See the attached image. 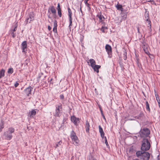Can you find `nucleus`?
Here are the masks:
<instances>
[{
  "label": "nucleus",
  "instance_id": "1",
  "mask_svg": "<svg viewBox=\"0 0 160 160\" xmlns=\"http://www.w3.org/2000/svg\"><path fill=\"white\" fill-rule=\"evenodd\" d=\"M151 147L150 142L148 138H144L142 141L141 150L143 151L148 150Z\"/></svg>",
  "mask_w": 160,
  "mask_h": 160
},
{
  "label": "nucleus",
  "instance_id": "2",
  "mask_svg": "<svg viewBox=\"0 0 160 160\" xmlns=\"http://www.w3.org/2000/svg\"><path fill=\"white\" fill-rule=\"evenodd\" d=\"M149 129L146 128L141 129L139 132V134L141 138L147 137L150 134Z\"/></svg>",
  "mask_w": 160,
  "mask_h": 160
},
{
  "label": "nucleus",
  "instance_id": "3",
  "mask_svg": "<svg viewBox=\"0 0 160 160\" xmlns=\"http://www.w3.org/2000/svg\"><path fill=\"white\" fill-rule=\"evenodd\" d=\"M34 13L33 12H30L28 15V17L26 18L25 20L26 24L28 23H30L32 21H33L34 20Z\"/></svg>",
  "mask_w": 160,
  "mask_h": 160
},
{
  "label": "nucleus",
  "instance_id": "4",
  "mask_svg": "<svg viewBox=\"0 0 160 160\" xmlns=\"http://www.w3.org/2000/svg\"><path fill=\"white\" fill-rule=\"evenodd\" d=\"M62 106L61 104L56 106L55 112L54 116L55 117H59L61 115V112L62 110Z\"/></svg>",
  "mask_w": 160,
  "mask_h": 160
},
{
  "label": "nucleus",
  "instance_id": "5",
  "mask_svg": "<svg viewBox=\"0 0 160 160\" xmlns=\"http://www.w3.org/2000/svg\"><path fill=\"white\" fill-rule=\"evenodd\" d=\"M70 138L72 139V141H74L76 143V145H77L78 143V138L76 136V133L74 131H72L71 133Z\"/></svg>",
  "mask_w": 160,
  "mask_h": 160
},
{
  "label": "nucleus",
  "instance_id": "6",
  "mask_svg": "<svg viewBox=\"0 0 160 160\" xmlns=\"http://www.w3.org/2000/svg\"><path fill=\"white\" fill-rule=\"evenodd\" d=\"M150 157V153L148 152L144 151L143 152L142 156L141 157L140 159L142 160H148L149 159Z\"/></svg>",
  "mask_w": 160,
  "mask_h": 160
},
{
  "label": "nucleus",
  "instance_id": "7",
  "mask_svg": "<svg viewBox=\"0 0 160 160\" xmlns=\"http://www.w3.org/2000/svg\"><path fill=\"white\" fill-rule=\"evenodd\" d=\"M105 49L107 52L108 54L109 58H111L112 57V48L109 44H106L105 46Z\"/></svg>",
  "mask_w": 160,
  "mask_h": 160
},
{
  "label": "nucleus",
  "instance_id": "8",
  "mask_svg": "<svg viewBox=\"0 0 160 160\" xmlns=\"http://www.w3.org/2000/svg\"><path fill=\"white\" fill-rule=\"evenodd\" d=\"M68 16H69V28H71V27L72 25V13L71 10L70 8L69 7H68Z\"/></svg>",
  "mask_w": 160,
  "mask_h": 160
},
{
  "label": "nucleus",
  "instance_id": "9",
  "mask_svg": "<svg viewBox=\"0 0 160 160\" xmlns=\"http://www.w3.org/2000/svg\"><path fill=\"white\" fill-rule=\"evenodd\" d=\"M33 89V88L30 86L26 88L24 90V92H25V93L27 95V96H28L30 94H31V92Z\"/></svg>",
  "mask_w": 160,
  "mask_h": 160
},
{
  "label": "nucleus",
  "instance_id": "10",
  "mask_svg": "<svg viewBox=\"0 0 160 160\" xmlns=\"http://www.w3.org/2000/svg\"><path fill=\"white\" fill-rule=\"evenodd\" d=\"M27 44L26 41H24L22 43L21 47L22 52H26L27 50H25V49L27 48Z\"/></svg>",
  "mask_w": 160,
  "mask_h": 160
},
{
  "label": "nucleus",
  "instance_id": "11",
  "mask_svg": "<svg viewBox=\"0 0 160 160\" xmlns=\"http://www.w3.org/2000/svg\"><path fill=\"white\" fill-rule=\"evenodd\" d=\"M142 48H143V49L145 53L149 55V57H150V55H151V54L150 53L149 51L148 50V45L146 43V44L142 45Z\"/></svg>",
  "mask_w": 160,
  "mask_h": 160
},
{
  "label": "nucleus",
  "instance_id": "12",
  "mask_svg": "<svg viewBox=\"0 0 160 160\" xmlns=\"http://www.w3.org/2000/svg\"><path fill=\"white\" fill-rule=\"evenodd\" d=\"M71 120L75 125H77L79 122V119L76 118L74 116L71 117Z\"/></svg>",
  "mask_w": 160,
  "mask_h": 160
},
{
  "label": "nucleus",
  "instance_id": "13",
  "mask_svg": "<svg viewBox=\"0 0 160 160\" xmlns=\"http://www.w3.org/2000/svg\"><path fill=\"white\" fill-rule=\"evenodd\" d=\"M144 116V114L143 113L141 112H140L138 115L135 116V118L138 119L142 120L143 119Z\"/></svg>",
  "mask_w": 160,
  "mask_h": 160
},
{
  "label": "nucleus",
  "instance_id": "14",
  "mask_svg": "<svg viewBox=\"0 0 160 160\" xmlns=\"http://www.w3.org/2000/svg\"><path fill=\"white\" fill-rule=\"evenodd\" d=\"M85 127L86 132L87 133H88L89 132V131L90 129L89 128L90 127V126L89 122H88L87 120L86 121V123L85 125Z\"/></svg>",
  "mask_w": 160,
  "mask_h": 160
},
{
  "label": "nucleus",
  "instance_id": "15",
  "mask_svg": "<svg viewBox=\"0 0 160 160\" xmlns=\"http://www.w3.org/2000/svg\"><path fill=\"white\" fill-rule=\"evenodd\" d=\"M58 10V14L59 16L60 17H61L62 16V12H61V9L60 8V4L59 3L58 4V6L57 8Z\"/></svg>",
  "mask_w": 160,
  "mask_h": 160
},
{
  "label": "nucleus",
  "instance_id": "16",
  "mask_svg": "<svg viewBox=\"0 0 160 160\" xmlns=\"http://www.w3.org/2000/svg\"><path fill=\"white\" fill-rule=\"evenodd\" d=\"M98 127L99 129V132L100 133L101 136V138L103 139L104 138L105 134L104 133L103 131L102 128L100 125Z\"/></svg>",
  "mask_w": 160,
  "mask_h": 160
},
{
  "label": "nucleus",
  "instance_id": "17",
  "mask_svg": "<svg viewBox=\"0 0 160 160\" xmlns=\"http://www.w3.org/2000/svg\"><path fill=\"white\" fill-rule=\"evenodd\" d=\"M53 28V32L55 33H57V27L58 26L57 22L56 20H55L54 21Z\"/></svg>",
  "mask_w": 160,
  "mask_h": 160
},
{
  "label": "nucleus",
  "instance_id": "18",
  "mask_svg": "<svg viewBox=\"0 0 160 160\" xmlns=\"http://www.w3.org/2000/svg\"><path fill=\"white\" fill-rule=\"evenodd\" d=\"M97 16L99 18V21L100 22H101L102 23H104V21L105 18L103 15H101V14H100V15L98 14L97 15Z\"/></svg>",
  "mask_w": 160,
  "mask_h": 160
},
{
  "label": "nucleus",
  "instance_id": "19",
  "mask_svg": "<svg viewBox=\"0 0 160 160\" xmlns=\"http://www.w3.org/2000/svg\"><path fill=\"white\" fill-rule=\"evenodd\" d=\"M50 10L51 12L53 14H56V10L55 9L54 6H52L50 8H49L48 10V12H49V10Z\"/></svg>",
  "mask_w": 160,
  "mask_h": 160
},
{
  "label": "nucleus",
  "instance_id": "20",
  "mask_svg": "<svg viewBox=\"0 0 160 160\" xmlns=\"http://www.w3.org/2000/svg\"><path fill=\"white\" fill-rule=\"evenodd\" d=\"M101 68L100 65H94L93 68H92L96 72H97L98 73L99 72V69Z\"/></svg>",
  "mask_w": 160,
  "mask_h": 160
},
{
  "label": "nucleus",
  "instance_id": "21",
  "mask_svg": "<svg viewBox=\"0 0 160 160\" xmlns=\"http://www.w3.org/2000/svg\"><path fill=\"white\" fill-rule=\"evenodd\" d=\"M89 62L90 63V66L92 68H93L94 65H95V61L93 59H90L89 60Z\"/></svg>",
  "mask_w": 160,
  "mask_h": 160
},
{
  "label": "nucleus",
  "instance_id": "22",
  "mask_svg": "<svg viewBox=\"0 0 160 160\" xmlns=\"http://www.w3.org/2000/svg\"><path fill=\"white\" fill-rule=\"evenodd\" d=\"M143 152L142 151H137L136 153V156L139 158L141 159V158L142 157L143 153Z\"/></svg>",
  "mask_w": 160,
  "mask_h": 160
},
{
  "label": "nucleus",
  "instance_id": "23",
  "mask_svg": "<svg viewBox=\"0 0 160 160\" xmlns=\"http://www.w3.org/2000/svg\"><path fill=\"white\" fill-rule=\"evenodd\" d=\"M116 6L118 10H120L122 12L123 11V8H122L121 5L117 4Z\"/></svg>",
  "mask_w": 160,
  "mask_h": 160
},
{
  "label": "nucleus",
  "instance_id": "24",
  "mask_svg": "<svg viewBox=\"0 0 160 160\" xmlns=\"http://www.w3.org/2000/svg\"><path fill=\"white\" fill-rule=\"evenodd\" d=\"M36 111L34 110H32L29 113L31 117H33L36 115Z\"/></svg>",
  "mask_w": 160,
  "mask_h": 160
},
{
  "label": "nucleus",
  "instance_id": "25",
  "mask_svg": "<svg viewBox=\"0 0 160 160\" xmlns=\"http://www.w3.org/2000/svg\"><path fill=\"white\" fill-rule=\"evenodd\" d=\"M18 25L17 23H15L12 25V28H13V29L12 30V31L14 32L16 31L17 29Z\"/></svg>",
  "mask_w": 160,
  "mask_h": 160
},
{
  "label": "nucleus",
  "instance_id": "26",
  "mask_svg": "<svg viewBox=\"0 0 160 160\" xmlns=\"http://www.w3.org/2000/svg\"><path fill=\"white\" fill-rule=\"evenodd\" d=\"M144 17L146 19V20H148V19H149V14L148 12L146 11L144 14Z\"/></svg>",
  "mask_w": 160,
  "mask_h": 160
},
{
  "label": "nucleus",
  "instance_id": "27",
  "mask_svg": "<svg viewBox=\"0 0 160 160\" xmlns=\"http://www.w3.org/2000/svg\"><path fill=\"white\" fill-rule=\"evenodd\" d=\"M146 109L149 112H150V110L149 108V104L147 101L146 102Z\"/></svg>",
  "mask_w": 160,
  "mask_h": 160
},
{
  "label": "nucleus",
  "instance_id": "28",
  "mask_svg": "<svg viewBox=\"0 0 160 160\" xmlns=\"http://www.w3.org/2000/svg\"><path fill=\"white\" fill-rule=\"evenodd\" d=\"M5 70L2 69L1 71H0V78L3 77L4 75Z\"/></svg>",
  "mask_w": 160,
  "mask_h": 160
},
{
  "label": "nucleus",
  "instance_id": "29",
  "mask_svg": "<svg viewBox=\"0 0 160 160\" xmlns=\"http://www.w3.org/2000/svg\"><path fill=\"white\" fill-rule=\"evenodd\" d=\"M123 59L125 60H126L127 58V52L126 50H124L123 51Z\"/></svg>",
  "mask_w": 160,
  "mask_h": 160
},
{
  "label": "nucleus",
  "instance_id": "30",
  "mask_svg": "<svg viewBox=\"0 0 160 160\" xmlns=\"http://www.w3.org/2000/svg\"><path fill=\"white\" fill-rule=\"evenodd\" d=\"M86 3H85L86 6L88 8V10L89 11H90L91 10V8L90 7V4H89L88 2H86Z\"/></svg>",
  "mask_w": 160,
  "mask_h": 160
},
{
  "label": "nucleus",
  "instance_id": "31",
  "mask_svg": "<svg viewBox=\"0 0 160 160\" xmlns=\"http://www.w3.org/2000/svg\"><path fill=\"white\" fill-rule=\"evenodd\" d=\"M108 28L107 27H105L104 26H102L101 28L100 29V30L102 31L103 32H105V29H108Z\"/></svg>",
  "mask_w": 160,
  "mask_h": 160
},
{
  "label": "nucleus",
  "instance_id": "32",
  "mask_svg": "<svg viewBox=\"0 0 160 160\" xmlns=\"http://www.w3.org/2000/svg\"><path fill=\"white\" fill-rule=\"evenodd\" d=\"M146 22H147L148 23V27H151V21L149 19H148V20H146Z\"/></svg>",
  "mask_w": 160,
  "mask_h": 160
},
{
  "label": "nucleus",
  "instance_id": "33",
  "mask_svg": "<svg viewBox=\"0 0 160 160\" xmlns=\"http://www.w3.org/2000/svg\"><path fill=\"white\" fill-rule=\"evenodd\" d=\"M104 138L105 142V143L106 144V146L107 147L109 146V145H108V142L107 141V139L106 137L104 136Z\"/></svg>",
  "mask_w": 160,
  "mask_h": 160
},
{
  "label": "nucleus",
  "instance_id": "34",
  "mask_svg": "<svg viewBox=\"0 0 160 160\" xmlns=\"http://www.w3.org/2000/svg\"><path fill=\"white\" fill-rule=\"evenodd\" d=\"M62 143V142L61 141H60L58 142L56 144V148L57 147H58Z\"/></svg>",
  "mask_w": 160,
  "mask_h": 160
},
{
  "label": "nucleus",
  "instance_id": "35",
  "mask_svg": "<svg viewBox=\"0 0 160 160\" xmlns=\"http://www.w3.org/2000/svg\"><path fill=\"white\" fill-rule=\"evenodd\" d=\"M133 151H134V150H133V148L132 147L130 148L129 150V152H133Z\"/></svg>",
  "mask_w": 160,
  "mask_h": 160
},
{
  "label": "nucleus",
  "instance_id": "36",
  "mask_svg": "<svg viewBox=\"0 0 160 160\" xmlns=\"http://www.w3.org/2000/svg\"><path fill=\"white\" fill-rule=\"evenodd\" d=\"M141 43H142V45L146 44V43L145 42V39H142L141 41Z\"/></svg>",
  "mask_w": 160,
  "mask_h": 160
},
{
  "label": "nucleus",
  "instance_id": "37",
  "mask_svg": "<svg viewBox=\"0 0 160 160\" xmlns=\"http://www.w3.org/2000/svg\"><path fill=\"white\" fill-rule=\"evenodd\" d=\"M3 122H2L1 125V128H0V132L1 131V129L2 128H3L4 127V126H3Z\"/></svg>",
  "mask_w": 160,
  "mask_h": 160
},
{
  "label": "nucleus",
  "instance_id": "38",
  "mask_svg": "<svg viewBox=\"0 0 160 160\" xmlns=\"http://www.w3.org/2000/svg\"><path fill=\"white\" fill-rule=\"evenodd\" d=\"M19 85V83L18 82H16L14 84L15 87H17Z\"/></svg>",
  "mask_w": 160,
  "mask_h": 160
},
{
  "label": "nucleus",
  "instance_id": "39",
  "mask_svg": "<svg viewBox=\"0 0 160 160\" xmlns=\"http://www.w3.org/2000/svg\"><path fill=\"white\" fill-rule=\"evenodd\" d=\"M154 92H155V95L156 96V99L158 98V96L157 95V93L156 90H154Z\"/></svg>",
  "mask_w": 160,
  "mask_h": 160
},
{
  "label": "nucleus",
  "instance_id": "40",
  "mask_svg": "<svg viewBox=\"0 0 160 160\" xmlns=\"http://www.w3.org/2000/svg\"><path fill=\"white\" fill-rule=\"evenodd\" d=\"M60 98L61 99H63L64 98V96L63 94H61L60 95Z\"/></svg>",
  "mask_w": 160,
  "mask_h": 160
},
{
  "label": "nucleus",
  "instance_id": "41",
  "mask_svg": "<svg viewBox=\"0 0 160 160\" xmlns=\"http://www.w3.org/2000/svg\"><path fill=\"white\" fill-rule=\"evenodd\" d=\"M14 129L13 128H11V133H12L14 132Z\"/></svg>",
  "mask_w": 160,
  "mask_h": 160
},
{
  "label": "nucleus",
  "instance_id": "42",
  "mask_svg": "<svg viewBox=\"0 0 160 160\" xmlns=\"http://www.w3.org/2000/svg\"><path fill=\"white\" fill-rule=\"evenodd\" d=\"M137 28L138 33V34H140L141 33H140V32L139 28L138 27H137Z\"/></svg>",
  "mask_w": 160,
  "mask_h": 160
},
{
  "label": "nucleus",
  "instance_id": "43",
  "mask_svg": "<svg viewBox=\"0 0 160 160\" xmlns=\"http://www.w3.org/2000/svg\"><path fill=\"white\" fill-rule=\"evenodd\" d=\"M80 11L82 13V9H81V8H82V7H81V6H82V2H80Z\"/></svg>",
  "mask_w": 160,
  "mask_h": 160
},
{
  "label": "nucleus",
  "instance_id": "44",
  "mask_svg": "<svg viewBox=\"0 0 160 160\" xmlns=\"http://www.w3.org/2000/svg\"><path fill=\"white\" fill-rule=\"evenodd\" d=\"M48 29L49 31H50L51 30L52 28L50 26H48Z\"/></svg>",
  "mask_w": 160,
  "mask_h": 160
},
{
  "label": "nucleus",
  "instance_id": "45",
  "mask_svg": "<svg viewBox=\"0 0 160 160\" xmlns=\"http://www.w3.org/2000/svg\"><path fill=\"white\" fill-rule=\"evenodd\" d=\"M146 1L148 2H153V1L151 0H146Z\"/></svg>",
  "mask_w": 160,
  "mask_h": 160
},
{
  "label": "nucleus",
  "instance_id": "46",
  "mask_svg": "<svg viewBox=\"0 0 160 160\" xmlns=\"http://www.w3.org/2000/svg\"><path fill=\"white\" fill-rule=\"evenodd\" d=\"M100 110L101 112V114H102V116L104 114H103V112H102V109L101 108H100Z\"/></svg>",
  "mask_w": 160,
  "mask_h": 160
},
{
  "label": "nucleus",
  "instance_id": "47",
  "mask_svg": "<svg viewBox=\"0 0 160 160\" xmlns=\"http://www.w3.org/2000/svg\"><path fill=\"white\" fill-rule=\"evenodd\" d=\"M156 100L159 104V102L160 103V100L158 98H157Z\"/></svg>",
  "mask_w": 160,
  "mask_h": 160
},
{
  "label": "nucleus",
  "instance_id": "48",
  "mask_svg": "<svg viewBox=\"0 0 160 160\" xmlns=\"http://www.w3.org/2000/svg\"><path fill=\"white\" fill-rule=\"evenodd\" d=\"M11 74L13 72V69L12 68H11Z\"/></svg>",
  "mask_w": 160,
  "mask_h": 160
},
{
  "label": "nucleus",
  "instance_id": "49",
  "mask_svg": "<svg viewBox=\"0 0 160 160\" xmlns=\"http://www.w3.org/2000/svg\"><path fill=\"white\" fill-rule=\"evenodd\" d=\"M94 91H95V93L98 95V92H97V89L96 88H95V90H94Z\"/></svg>",
  "mask_w": 160,
  "mask_h": 160
},
{
  "label": "nucleus",
  "instance_id": "50",
  "mask_svg": "<svg viewBox=\"0 0 160 160\" xmlns=\"http://www.w3.org/2000/svg\"><path fill=\"white\" fill-rule=\"evenodd\" d=\"M149 27V28L148 29L149 31L150 32H151V31H152L151 27Z\"/></svg>",
  "mask_w": 160,
  "mask_h": 160
},
{
  "label": "nucleus",
  "instance_id": "51",
  "mask_svg": "<svg viewBox=\"0 0 160 160\" xmlns=\"http://www.w3.org/2000/svg\"><path fill=\"white\" fill-rule=\"evenodd\" d=\"M157 158L158 160H160V157L159 155L158 156Z\"/></svg>",
  "mask_w": 160,
  "mask_h": 160
},
{
  "label": "nucleus",
  "instance_id": "52",
  "mask_svg": "<svg viewBox=\"0 0 160 160\" xmlns=\"http://www.w3.org/2000/svg\"><path fill=\"white\" fill-rule=\"evenodd\" d=\"M52 78H51L48 81V82H50V83H51V81H52Z\"/></svg>",
  "mask_w": 160,
  "mask_h": 160
},
{
  "label": "nucleus",
  "instance_id": "53",
  "mask_svg": "<svg viewBox=\"0 0 160 160\" xmlns=\"http://www.w3.org/2000/svg\"><path fill=\"white\" fill-rule=\"evenodd\" d=\"M12 37H13V38L14 37H15V35H14V33H13V32H12Z\"/></svg>",
  "mask_w": 160,
  "mask_h": 160
},
{
  "label": "nucleus",
  "instance_id": "54",
  "mask_svg": "<svg viewBox=\"0 0 160 160\" xmlns=\"http://www.w3.org/2000/svg\"><path fill=\"white\" fill-rule=\"evenodd\" d=\"M8 73H10V68H9L8 69Z\"/></svg>",
  "mask_w": 160,
  "mask_h": 160
},
{
  "label": "nucleus",
  "instance_id": "55",
  "mask_svg": "<svg viewBox=\"0 0 160 160\" xmlns=\"http://www.w3.org/2000/svg\"><path fill=\"white\" fill-rule=\"evenodd\" d=\"M41 77V76L40 75H39V76H38V79H39Z\"/></svg>",
  "mask_w": 160,
  "mask_h": 160
},
{
  "label": "nucleus",
  "instance_id": "56",
  "mask_svg": "<svg viewBox=\"0 0 160 160\" xmlns=\"http://www.w3.org/2000/svg\"><path fill=\"white\" fill-rule=\"evenodd\" d=\"M48 17L49 18H51V17H50V15H49L48 16Z\"/></svg>",
  "mask_w": 160,
  "mask_h": 160
},
{
  "label": "nucleus",
  "instance_id": "57",
  "mask_svg": "<svg viewBox=\"0 0 160 160\" xmlns=\"http://www.w3.org/2000/svg\"><path fill=\"white\" fill-rule=\"evenodd\" d=\"M102 116V117H103V118H104V119H105V116H104V115H103Z\"/></svg>",
  "mask_w": 160,
  "mask_h": 160
},
{
  "label": "nucleus",
  "instance_id": "58",
  "mask_svg": "<svg viewBox=\"0 0 160 160\" xmlns=\"http://www.w3.org/2000/svg\"><path fill=\"white\" fill-rule=\"evenodd\" d=\"M131 120H134V119H131Z\"/></svg>",
  "mask_w": 160,
  "mask_h": 160
},
{
  "label": "nucleus",
  "instance_id": "59",
  "mask_svg": "<svg viewBox=\"0 0 160 160\" xmlns=\"http://www.w3.org/2000/svg\"><path fill=\"white\" fill-rule=\"evenodd\" d=\"M87 62L88 63H89V62L87 61Z\"/></svg>",
  "mask_w": 160,
  "mask_h": 160
},
{
  "label": "nucleus",
  "instance_id": "60",
  "mask_svg": "<svg viewBox=\"0 0 160 160\" xmlns=\"http://www.w3.org/2000/svg\"><path fill=\"white\" fill-rule=\"evenodd\" d=\"M8 138H10V137H9V136H8Z\"/></svg>",
  "mask_w": 160,
  "mask_h": 160
},
{
  "label": "nucleus",
  "instance_id": "61",
  "mask_svg": "<svg viewBox=\"0 0 160 160\" xmlns=\"http://www.w3.org/2000/svg\"><path fill=\"white\" fill-rule=\"evenodd\" d=\"M12 138V137H11V136L10 138Z\"/></svg>",
  "mask_w": 160,
  "mask_h": 160
},
{
  "label": "nucleus",
  "instance_id": "62",
  "mask_svg": "<svg viewBox=\"0 0 160 160\" xmlns=\"http://www.w3.org/2000/svg\"><path fill=\"white\" fill-rule=\"evenodd\" d=\"M2 1V0H0V2H1Z\"/></svg>",
  "mask_w": 160,
  "mask_h": 160
}]
</instances>
